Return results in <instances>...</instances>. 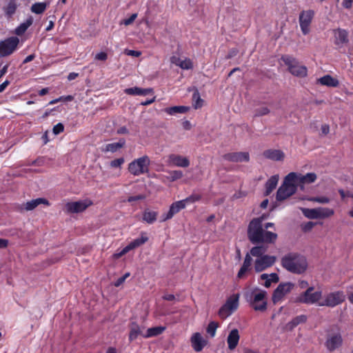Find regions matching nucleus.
I'll return each mask as SVG.
<instances>
[{"instance_id": "nucleus-54", "label": "nucleus", "mask_w": 353, "mask_h": 353, "mask_svg": "<svg viewBox=\"0 0 353 353\" xmlns=\"http://www.w3.org/2000/svg\"><path fill=\"white\" fill-rule=\"evenodd\" d=\"M314 225L315 224L312 221H309L304 224H302V225H301L302 230L305 232H309L313 228Z\"/></svg>"}, {"instance_id": "nucleus-62", "label": "nucleus", "mask_w": 353, "mask_h": 353, "mask_svg": "<svg viewBox=\"0 0 353 353\" xmlns=\"http://www.w3.org/2000/svg\"><path fill=\"white\" fill-rule=\"evenodd\" d=\"M296 326H297V325H296V323H295V321L293 319H292V321L288 322L286 325V327L289 330H292Z\"/></svg>"}, {"instance_id": "nucleus-47", "label": "nucleus", "mask_w": 353, "mask_h": 353, "mask_svg": "<svg viewBox=\"0 0 353 353\" xmlns=\"http://www.w3.org/2000/svg\"><path fill=\"white\" fill-rule=\"evenodd\" d=\"M310 201L326 204L330 202V199L325 196H314L309 199Z\"/></svg>"}, {"instance_id": "nucleus-39", "label": "nucleus", "mask_w": 353, "mask_h": 353, "mask_svg": "<svg viewBox=\"0 0 353 353\" xmlns=\"http://www.w3.org/2000/svg\"><path fill=\"white\" fill-rule=\"evenodd\" d=\"M319 219H325L332 216L334 210L328 208H317Z\"/></svg>"}, {"instance_id": "nucleus-42", "label": "nucleus", "mask_w": 353, "mask_h": 353, "mask_svg": "<svg viewBox=\"0 0 353 353\" xmlns=\"http://www.w3.org/2000/svg\"><path fill=\"white\" fill-rule=\"evenodd\" d=\"M192 99L194 101V108L198 109L202 107L203 100L201 98L200 94L197 90H196L192 94Z\"/></svg>"}, {"instance_id": "nucleus-61", "label": "nucleus", "mask_w": 353, "mask_h": 353, "mask_svg": "<svg viewBox=\"0 0 353 353\" xmlns=\"http://www.w3.org/2000/svg\"><path fill=\"white\" fill-rule=\"evenodd\" d=\"M353 0H343L342 6L345 9H350L352 7Z\"/></svg>"}, {"instance_id": "nucleus-35", "label": "nucleus", "mask_w": 353, "mask_h": 353, "mask_svg": "<svg viewBox=\"0 0 353 353\" xmlns=\"http://www.w3.org/2000/svg\"><path fill=\"white\" fill-rule=\"evenodd\" d=\"M48 6V2H37L32 5L30 10L34 14H41L45 12Z\"/></svg>"}, {"instance_id": "nucleus-34", "label": "nucleus", "mask_w": 353, "mask_h": 353, "mask_svg": "<svg viewBox=\"0 0 353 353\" xmlns=\"http://www.w3.org/2000/svg\"><path fill=\"white\" fill-rule=\"evenodd\" d=\"M165 329L166 327L165 326H157L148 328L146 333L143 335V337L151 338L157 336L161 334L165 330Z\"/></svg>"}, {"instance_id": "nucleus-59", "label": "nucleus", "mask_w": 353, "mask_h": 353, "mask_svg": "<svg viewBox=\"0 0 353 353\" xmlns=\"http://www.w3.org/2000/svg\"><path fill=\"white\" fill-rule=\"evenodd\" d=\"M239 52V50L236 48H232L229 50L228 54L226 56L227 59H230L234 57H235Z\"/></svg>"}, {"instance_id": "nucleus-60", "label": "nucleus", "mask_w": 353, "mask_h": 353, "mask_svg": "<svg viewBox=\"0 0 353 353\" xmlns=\"http://www.w3.org/2000/svg\"><path fill=\"white\" fill-rule=\"evenodd\" d=\"M108 58L107 53L104 52H99L96 54L95 59L100 61H105Z\"/></svg>"}, {"instance_id": "nucleus-16", "label": "nucleus", "mask_w": 353, "mask_h": 353, "mask_svg": "<svg viewBox=\"0 0 353 353\" xmlns=\"http://www.w3.org/2000/svg\"><path fill=\"white\" fill-rule=\"evenodd\" d=\"M223 159L225 161L230 162H248L250 160V155L248 152H230L223 155Z\"/></svg>"}, {"instance_id": "nucleus-8", "label": "nucleus", "mask_w": 353, "mask_h": 353, "mask_svg": "<svg viewBox=\"0 0 353 353\" xmlns=\"http://www.w3.org/2000/svg\"><path fill=\"white\" fill-rule=\"evenodd\" d=\"M314 289V288L312 286L307 288L305 292L296 298L294 302L303 304H319L322 297V292H313Z\"/></svg>"}, {"instance_id": "nucleus-40", "label": "nucleus", "mask_w": 353, "mask_h": 353, "mask_svg": "<svg viewBox=\"0 0 353 353\" xmlns=\"http://www.w3.org/2000/svg\"><path fill=\"white\" fill-rule=\"evenodd\" d=\"M267 251V248L264 245H259L253 247L250 251V255L258 258L265 255L264 253Z\"/></svg>"}, {"instance_id": "nucleus-55", "label": "nucleus", "mask_w": 353, "mask_h": 353, "mask_svg": "<svg viewBox=\"0 0 353 353\" xmlns=\"http://www.w3.org/2000/svg\"><path fill=\"white\" fill-rule=\"evenodd\" d=\"M130 273L129 272H127L125 273L124 275H123L122 276L119 277L114 283V285L116 287H119L125 281V279L130 276Z\"/></svg>"}, {"instance_id": "nucleus-33", "label": "nucleus", "mask_w": 353, "mask_h": 353, "mask_svg": "<svg viewBox=\"0 0 353 353\" xmlns=\"http://www.w3.org/2000/svg\"><path fill=\"white\" fill-rule=\"evenodd\" d=\"M33 23V19L32 17H28L26 21L21 23L14 30V33L18 35L21 36L26 31L28 30V28Z\"/></svg>"}, {"instance_id": "nucleus-19", "label": "nucleus", "mask_w": 353, "mask_h": 353, "mask_svg": "<svg viewBox=\"0 0 353 353\" xmlns=\"http://www.w3.org/2000/svg\"><path fill=\"white\" fill-rule=\"evenodd\" d=\"M168 162L169 164L180 168H188L190 164L188 158L175 154L169 155Z\"/></svg>"}, {"instance_id": "nucleus-31", "label": "nucleus", "mask_w": 353, "mask_h": 353, "mask_svg": "<svg viewBox=\"0 0 353 353\" xmlns=\"http://www.w3.org/2000/svg\"><path fill=\"white\" fill-rule=\"evenodd\" d=\"M148 241V237L146 236L145 233L142 232L141 236L139 238H137L132 241H131L128 245H126L128 250L129 251L134 250L146 243Z\"/></svg>"}, {"instance_id": "nucleus-49", "label": "nucleus", "mask_w": 353, "mask_h": 353, "mask_svg": "<svg viewBox=\"0 0 353 353\" xmlns=\"http://www.w3.org/2000/svg\"><path fill=\"white\" fill-rule=\"evenodd\" d=\"M182 69L189 70L192 68V63L190 59H186L184 61L181 60L179 65Z\"/></svg>"}, {"instance_id": "nucleus-48", "label": "nucleus", "mask_w": 353, "mask_h": 353, "mask_svg": "<svg viewBox=\"0 0 353 353\" xmlns=\"http://www.w3.org/2000/svg\"><path fill=\"white\" fill-rule=\"evenodd\" d=\"M232 313V311L229 310L224 304L221 307L219 310V315L221 318L225 319L227 318Z\"/></svg>"}, {"instance_id": "nucleus-44", "label": "nucleus", "mask_w": 353, "mask_h": 353, "mask_svg": "<svg viewBox=\"0 0 353 353\" xmlns=\"http://www.w3.org/2000/svg\"><path fill=\"white\" fill-rule=\"evenodd\" d=\"M168 173L170 176L168 177V179L172 182L181 179L183 175L181 170H171L169 171Z\"/></svg>"}, {"instance_id": "nucleus-56", "label": "nucleus", "mask_w": 353, "mask_h": 353, "mask_svg": "<svg viewBox=\"0 0 353 353\" xmlns=\"http://www.w3.org/2000/svg\"><path fill=\"white\" fill-rule=\"evenodd\" d=\"M137 14L134 13L129 18L124 19L123 21V23L125 26H129L134 22V21L137 19Z\"/></svg>"}, {"instance_id": "nucleus-10", "label": "nucleus", "mask_w": 353, "mask_h": 353, "mask_svg": "<svg viewBox=\"0 0 353 353\" xmlns=\"http://www.w3.org/2000/svg\"><path fill=\"white\" fill-rule=\"evenodd\" d=\"M345 300V296L343 291L330 292L325 296L324 300L319 303V306L334 307L341 304Z\"/></svg>"}, {"instance_id": "nucleus-23", "label": "nucleus", "mask_w": 353, "mask_h": 353, "mask_svg": "<svg viewBox=\"0 0 353 353\" xmlns=\"http://www.w3.org/2000/svg\"><path fill=\"white\" fill-rule=\"evenodd\" d=\"M252 259L249 253H247L245 254L244 261L243 263L242 266L241 267L238 274H237V278L241 279H242L245 274L250 270L251 265H252Z\"/></svg>"}, {"instance_id": "nucleus-28", "label": "nucleus", "mask_w": 353, "mask_h": 353, "mask_svg": "<svg viewBox=\"0 0 353 353\" xmlns=\"http://www.w3.org/2000/svg\"><path fill=\"white\" fill-rule=\"evenodd\" d=\"M260 279L265 281L263 285L265 288H270L272 283H276L279 281V277L276 273H272L270 274H262L260 276Z\"/></svg>"}, {"instance_id": "nucleus-53", "label": "nucleus", "mask_w": 353, "mask_h": 353, "mask_svg": "<svg viewBox=\"0 0 353 353\" xmlns=\"http://www.w3.org/2000/svg\"><path fill=\"white\" fill-rule=\"evenodd\" d=\"M145 199V196L144 194H139V195H136V196H129L127 199V201L129 203H132V202L137 201L143 200Z\"/></svg>"}, {"instance_id": "nucleus-11", "label": "nucleus", "mask_w": 353, "mask_h": 353, "mask_svg": "<svg viewBox=\"0 0 353 353\" xmlns=\"http://www.w3.org/2000/svg\"><path fill=\"white\" fill-rule=\"evenodd\" d=\"M315 12L312 10H303L299 14V21L302 33L304 35L309 34L310 24L314 17Z\"/></svg>"}, {"instance_id": "nucleus-3", "label": "nucleus", "mask_w": 353, "mask_h": 353, "mask_svg": "<svg viewBox=\"0 0 353 353\" xmlns=\"http://www.w3.org/2000/svg\"><path fill=\"white\" fill-rule=\"evenodd\" d=\"M244 298L255 311L264 312L268 307V293L259 288H254L244 293Z\"/></svg>"}, {"instance_id": "nucleus-18", "label": "nucleus", "mask_w": 353, "mask_h": 353, "mask_svg": "<svg viewBox=\"0 0 353 353\" xmlns=\"http://www.w3.org/2000/svg\"><path fill=\"white\" fill-rule=\"evenodd\" d=\"M190 342L192 348L197 352L202 351L208 343L199 332H195L192 335Z\"/></svg>"}, {"instance_id": "nucleus-41", "label": "nucleus", "mask_w": 353, "mask_h": 353, "mask_svg": "<svg viewBox=\"0 0 353 353\" xmlns=\"http://www.w3.org/2000/svg\"><path fill=\"white\" fill-rule=\"evenodd\" d=\"M303 214L305 216L310 219H319L317 208L309 209V208H302Z\"/></svg>"}, {"instance_id": "nucleus-64", "label": "nucleus", "mask_w": 353, "mask_h": 353, "mask_svg": "<svg viewBox=\"0 0 353 353\" xmlns=\"http://www.w3.org/2000/svg\"><path fill=\"white\" fill-rule=\"evenodd\" d=\"M321 132H322V134L326 135L329 133L330 132V126L329 125L327 124H323L321 126Z\"/></svg>"}, {"instance_id": "nucleus-51", "label": "nucleus", "mask_w": 353, "mask_h": 353, "mask_svg": "<svg viewBox=\"0 0 353 353\" xmlns=\"http://www.w3.org/2000/svg\"><path fill=\"white\" fill-rule=\"evenodd\" d=\"M295 321V323H296L297 325H299L301 323H304L307 321V317L305 314H301L296 316L293 319Z\"/></svg>"}, {"instance_id": "nucleus-57", "label": "nucleus", "mask_w": 353, "mask_h": 353, "mask_svg": "<svg viewBox=\"0 0 353 353\" xmlns=\"http://www.w3.org/2000/svg\"><path fill=\"white\" fill-rule=\"evenodd\" d=\"M125 53L127 55L134 57H139L141 55V52L140 51L132 50H125Z\"/></svg>"}, {"instance_id": "nucleus-7", "label": "nucleus", "mask_w": 353, "mask_h": 353, "mask_svg": "<svg viewBox=\"0 0 353 353\" xmlns=\"http://www.w3.org/2000/svg\"><path fill=\"white\" fill-rule=\"evenodd\" d=\"M282 61L288 67L289 72L296 77H304L307 75V68L300 65L295 58L290 55H284L281 57Z\"/></svg>"}, {"instance_id": "nucleus-50", "label": "nucleus", "mask_w": 353, "mask_h": 353, "mask_svg": "<svg viewBox=\"0 0 353 353\" xmlns=\"http://www.w3.org/2000/svg\"><path fill=\"white\" fill-rule=\"evenodd\" d=\"M125 160L123 157L116 159L110 162L112 168H120L124 163Z\"/></svg>"}, {"instance_id": "nucleus-45", "label": "nucleus", "mask_w": 353, "mask_h": 353, "mask_svg": "<svg viewBox=\"0 0 353 353\" xmlns=\"http://www.w3.org/2000/svg\"><path fill=\"white\" fill-rule=\"evenodd\" d=\"M270 112V110L265 106L256 108L254 110V117H260L268 115Z\"/></svg>"}, {"instance_id": "nucleus-43", "label": "nucleus", "mask_w": 353, "mask_h": 353, "mask_svg": "<svg viewBox=\"0 0 353 353\" xmlns=\"http://www.w3.org/2000/svg\"><path fill=\"white\" fill-rule=\"evenodd\" d=\"M219 327V323L216 321H211L209 323L207 328L206 332L207 333L211 336L214 337L216 334V329Z\"/></svg>"}, {"instance_id": "nucleus-63", "label": "nucleus", "mask_w": 353, "mask_h": 353, "mask_svg": "<svg viewBox=\"0 0 353 353\" xmlns=\"http://www.w3.org/2000/svg\"><path fill=\"white\" fill-rule=\"evenodd\" d=\"M10 81L6 80L3 83L0 84V93L3 92L5 89L10 85Z\"/></svg>"}, {"instance_id": "nucleus-29", "label": "nucleus", "mask_w": 353, "mask_h": 353, "mask_svg": "<svg viewBox=\"0 0 353 353\" xmlns=\"http://www.w3.org/2000/svg\"><path fill=\"white\" fill-rule=\"evenodd\" d=\"M279 181V176H272L265 183V191L264 193L265 196H268L271 192L276 188Z\"/></svg>"}, {"instance_id": "nucleus-1", "label": "nucleus", "mask_w": 353, "mask_h": 353, "mask_svg": "<svg viewBox=\"0 0 353 353\" xmlns=\"http://www.w3.org/2000/svg\"><path fill=\"white\" fill-rule=\"evenodd\" d=\"M273 223H267L264 225L261 218H254L249 223L248 236L251 243H274L278 238L276 233L267 231L269 228L274 227Z\"/></svg>"}, {"instance_id": "nucleus-24", "label": "nucleus", "mask_w": 353, "mask_h": 353, "mask_svg": "<svg viewBox=\"0 0 353 353\" xmlns=\"http://www.w3.org/2000/svg\"><path fill=\"white\" fill-rule=\"evenodd\" d=\"M317 82L322 85H326L331 88H336L339 85V81L336 78L330 74H326L317 79Z\"/></svg>"}, {"instance_id": "nucleus-46", "label": "nucleus", "mask_w": 353, "mask_h": 353, "mask_svg": "<svg viewBox=\"0 0 353 353\" xmlns=\"http://www.w3.org/2000/svg\"><path fill=\"white\" fill-rule=\"evenodd\" d=\"M201 199V196L199 194H192L190 196H188L185 199H183L182 201L185 203V205L186 206L188 203H193L196 201H200Z\"/></svg>"}, {"instance_id": "nucleus-5", "label": "nucleus", "mask_w": 353, "mask_h": 353, "mask_svg": "<svg viewBox=\"0 0 353 353\" xmlns=\"http://www.w3.org/2000/svg\"><path fill=\"white\" fill-rule=\"evenodd\" d=\"M150 160L148 156L143 155L135 159L128 164V170L134 176H140L149 172Z\"/></svg>"}, {"instance_id": "nucleus-4", "label": "nucleus", "mask_w": 353, "mask_h": 353, "mask_svg": "<svg viewBox=\"0 0 353 353\" xmlns=\"http://www.w3.org/2000/svg\"><path fill=\"white\" fill-rule=\"evenodd\" d=\"M295 176V172H290L285 177L276 192L277 201H283L296 192L297 187L294 183Z\"/></svg>"}, {"instance_id": "nucleus-27", "label": "nucleus", "mask_w": 353, "mask_h": 353, "mask_svg": "<svg viewBox=\"0 0 353 353\" xmlns=\"http://www.w3.org/2000/svg\"><path fill=\"white\" fill-rule=\"evenodd\" d=\"M263 156L274 161H281L284 158V153L280 150H267L263 152Z\"/></svg>"}, {"instance_id": "nucleus-15", "label": "nucleus", "mask_w": 353, "mask_h": 353, "mask_svg": "<svg viewBox=\"0 0 353 353\" xmlns=\"http://www.w3.org/2000/svg\"><path fill=\"white\" fill-rule=\"evenodd\" d=\"M295 175L294 183L296 187H299L301 190H304L305 184L312 183L317 179V176L314 172H309L305 175L295 172Z\"/></svg>"}, {"instance_id": "nucleus-22", "label": "nucleus", "mask_w": 353, "mask_h": 353, "mask_svg": "<svg viewBox=\"0 0 353 353\" xmlns=\"http://www.w3.org/2000/svg\"><path fill=\"white\" fill-rule=\"evenodd\" d=\"M240 339V336L239 333V330L237 329L232 330L227 338V343L228 345V348L230 350H234L238 345L239 341Z\"/></svg>"}, {"instance_id": "nucleus-14", "label": "nucleus", "mask_w": 353, "mask_h": 353, "mask_svg": "<svg viewBox=\"0 0 353 353\" xmlns=\"http://www.w3.org/2000/svg\"><path fill=\"white\" fill-rule=\"evenodd\" d=\"M276 260V256L270 255H263L257 258L254 261V270L256 272H261L267 268L272 266Z\"/></svg>"}, {"instance_id": "nucleus-2", "label": "nucleus", "mask_w": 353, "mask_h": 353, "mask_svg": "<svg viewBox=\"0 0 353 353\" xmlns=\"http://www.w3.org/2000/svg\"><path fill=\"white\" fill-rule=\"evenodd\" d=\"M281 265L288 271L294 274H302L307 268L306 258L296 252H290L281 259Z\"/></svg>"}, {"instance_id": "nucleus-12", "label": "nucleus", "mask_w": 353, "mask_h": 353, "mask_svg": "<svg viewBox=\"0 0 353 353\" xmlns=\"http://www.w3.org/2000/svg\"><path fill=\"white\" fill-rule=\"evenodd\" d=\"M93 204L92 201L86 199L74 202H68L65 205V210L68 214L79 213L85 211L89 206Z\"/></svg>"}, {"instance_id": "nucleus-58", "label": "nucleus", "mask_w": 353, "mask_h": 353, "mask_svg": "<svg viewBox=\"0 0 353 353\" xmlns=\"http://www.w3.org/2000/svg\"><path fill=\"white\" fill-rule=\"evenodd\" d=\"M128 252H129V250H128L127 247L125 246L124 248H123V250L121 252L114 253L113 254V258L115 259H117L121 257L122 256H123L124 254H125L126 253H128Z\"/></svg>"}, {"instance_id": "nucleus-21", "label": "nucleus", "mask_w": 353, "mask_h": 353, "mask_svg": "<svg viewBox=\"0 0 353 353\" xmlns=\"http://www.w3.org/2000/svg\"><path fill=\"white\" fill-rule=\"evenodd\" d=\"M21 0H9L6 5L3 7V11L5 16L8 18H12L15 14L17 8L20 6Z\"/></svg>"}, {"instance_id": "nucleus-38", "label": "nucleus", "mask_w": 353, "mask_h": 353, "mask_svg": "<svg viewBox=\"0 0 353 353\" xmlns=\"http://www.w3.org/2000/svg\"><path fill=\"white\" fill-rule=\"evenodd\" d=\"M158 213L154 211L146 210L143 213V220L149 224L156 221Z\"/></svg>"}, {"instance_id": "nucleus-37", "label": "nucleus", "mask_w": 353, "mask_h": 353, "mask_svg": "<svg viewBox=\"0 0 353 353\" xmlns=\"http://www.w3.org/2000/svg\"><path fill=\"white\" fill-rule=\"evenodd\" d=\"M189 108L187 106L179 105V106H172L170 108H166L164 109V112L170 115H174L176 114H183L188 112Z\"/></svg>"}, {"instance_id": "nucleus-30", "label": "nucleus", "mask_w": 353, "mask_h": 353, "mask_svg": "<svg viewBox=\"0 0 353 353\" xmlns=\"http://www.w3.org/2000/svg\"><path fill=\"white\" fill-rule=\"evenodd\" d=\"M239 295L238 294L230 296L225 303L224 305L232 312L239 307Z\"/></svg>"}, {"instance_id": "nucleus-32", "label": "nucleus", "mask_w": 353, "mask_h": 353, "mask_svg": "<svg viewBox=\"0 0 353 353\" xmlns=\"http://www.w3.org/2000/svg\"><path fill=\"white\" fill-rule=\"evenodd\" d=\"M139 335H144L142 333L141 327L135 322H132L130 327L129 341H134Z\"/></svg>"}, {"instance_id": "nucleus-25", "label": "nucleus", "mask_w": 353, "mask_h": 353, "mask_svg": "<svg viewBox=\"0 0 353 353\" xmlns=\"http://www.w3.org/2000/svg\"><path fill=\"white\" fill-rule=\"evenodd\" d=\"M125 93L129 95L134 96H145L151 92H152V88H141L139 87H133L126 88L124 90Z\"/></svg>"}, {"instance_id": "nucleus-36", "label": "nucleus", "mask_w": 353, "mask_h": 353, "mask_svg": "<svg viewBox=\"0 0 353 353\" xmlns=\"http://www.w3.org/2000/svg\"><path fill=\"white\" fill-rule=\"evenodd\" d=\"M125 141L123 139H120L117 143H112L105 145L103 152H115L124 146Z\"/></svg>"}, {"instance_id": "nucleus-52", "label": "nucleus", "mask_w": 353, "mask_h": 353, "mask_svg": "<svg viewBox=\"0 0 353 353\" xmlns=\"http://www.w3.org/2000/svg\"><path fill=\"white\" fill-rule=\"evenodd\" d=\"M63 130L64 125L61 123L56 124L52 129L53 133L56 135L63 132Z\"/></svg>"}, {"instance_id": "nucleus-17", "label": "nucleus", "mask_w": 353, "mask_h": 353, "mask_svg": "<svg viewBox=\"0 0 353 353\" xmlns=\"http://www.w3.org/2000/svg\"><path fill=\"white\" fill-rule=\"evenodd\" d=\"M186 206L182 200L175 201L171 204L168 212L162 215L161 221H165L171 219L174 214L179 212L181 210L184 209Z\"/></svg>"}, {"instance_id": "nucleus-6", "label": "nucleus", "mask_w": 353, "mask_h": 353, "mask_svg": "<svg viewBox=\"0 0 353 353\" xmlns=\"http://www.w3.org/2000/svg\"><path fill=\"white\" fill-rule=\"evenodd\" d=\"M343 337L339 330H328L325 335L324 345L329 352L339 350L343 345Z\"/></svg>"}, {"instance_id": "nucleus-9", "label": "nucleus", "mask_w": 353, "mask_h": 353, "mask_svg": "<svg viewBox=\"0 0 353 353\" xmlns=\"http://www.w3.org/2000/svg\"><path fill=\"white\" fill-rule=\"evenodd\" d=\"M19 39L17 37H10L0 41V57H6L11 55L17 49Z\"/></svg>"}, {"instance_id": "nucleus-13", "label": "nucleus", "mask_w": 353, "mask_h": 353, "mask_svg": "<svg viewBox=\"0 0 353 353\" xmlns=\"http://www.w3.org/2000/svg\"><path fill=\"white\" fill-rule=\"evenodd\" d=\"M294 284L292 283H281L273 292L272 302L275 304L281 301L292 290Z\"/></svg>"}, {"instance_id": "nucleus-20", "label": "nucleus", "mask_w": 353, "mask_h": 353, "mask_svg": "<svg viewBox=\"0 0 353 353\" xmlns=\"http://www.w3.org/2000/svg\"><path fill=\"white\" fill-rule=\"evenodd\" d=\"M334 44L339 47L349 42L348 32L346 30L338 28L334 30Z\"/></svg>"}, {"instance_id": "nucleus-26", "label": "nucleus", "mask_w": 353, "mask_h": 353, "mask_svg": "<svg viewBox=\"0 0 353 353\" xmlns=\"http://www.w3.org/2000/svg\"><path fill=\"white\" fill-rule=\"evenodd\" d=\"M40 204H45V205H49V202L46 199L38 198V199H32L30 201H28L26 203H24L23 205V208L26 211H30V210H32L34 208H36Z\"/></svg>"}]
</instances>
